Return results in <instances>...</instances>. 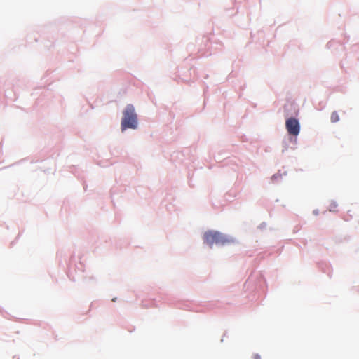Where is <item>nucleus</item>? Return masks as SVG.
Wrapping results in <instances>:
<instances>
[{
	"mask_svg": "<svg viewBox=\"0 0 359 359\" xmlns=\"http://www.w3.org/2000/svg\"><path fill=\"white\" fill-rule=\"evenodd\" d=\"M137 127V116L135 111L134 107L132 104H128L123 112L121 129L122 130L127 128L135 129Z\"/></svg>",
	"mask_w": 359,
	"mask_h": 359,
	"instance_id": "obj_1",
	"label": "nucleus"
},
{
	"mask_svg": "<svg viewBox=\"0 0 359 359\" xmlns=\"http://www.w3.org/2000/svg\"><path fill=\"white\" fill-rule=\"evenodd\" d=\"M204 243L212 247L213 244L224 245L231 241L218 231H209L203 235Z\"/></svg>",
	"mask_w": 359,
	"mask_h": 359,
	"instance_id": "obj_2",
	"label": "nucleus"
},
{
	"mask_svg": "<svg viewBox=\"0 0 359 359\" xmlns=\"http://www.w3.org/2000/svg\"><path fill=\"white\" fill-rule=\"evenodd\" d=\"M285 127L288 133L293 136H297L300 131V126L298 120L294 118H289L285 121Z\"/></svg>",
	"mask_w": 359,
	"mask_h": 359,
	"instance_id": "obj_3",
	"label": "nucleus"
},
{
	"mask_svg": "<svg viewBox=\"0 0 359 359\" xmlns=\"http://www.w3.org/2000/svg\"><path fill=\"white\" fill-rule=\"evenodd\" d=\"M330 120L332 123H336L337 121H339V116L337 114V111H333L332 114H331V116H330Z\"/></svg>",
	"mask_w": 359,
	"mask_h": 359,
	"instance_id": "obj_4",
	"label": "nucleus"
}]
</instances>
